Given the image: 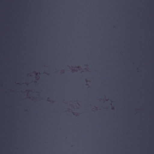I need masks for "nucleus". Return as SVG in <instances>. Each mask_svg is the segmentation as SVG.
Listing matches in <instances>:
<instances>
[{
    "instance_id": "obj_1",
    "label": "nucleus",
    "mask_w": 154,
    "mask_h": 154,
    "mask_svg": "<svg viewBox=\"0 0 154 154\" xmlns=\"http://www.w3.org/2000/svg\"><path fill=\"white\" fill-rule=\"evenodd\" d=\"M0 88H1V87H0Z\"/></svg>"
}]
</instances>
